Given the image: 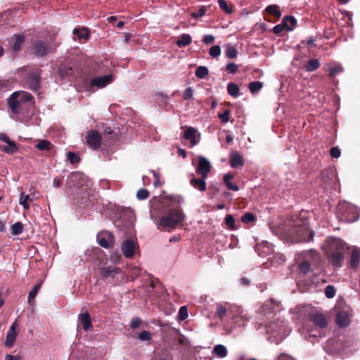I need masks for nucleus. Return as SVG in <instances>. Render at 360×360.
<instances>
[{
	"label": "nucleus",
	"mask_w": 360,
	"mask_h": 360,
	"mask_svg": "<svg viewBox=\"0 0 360 360\" xmlns=\"http://www.w3.org/2000/svg\"><path fill=\"white\" fill-rule=\"evenodd\" d=\"M328 72L330 77H334L342 72L343 68L340 65H338L337 66L330 68L328 69Z\"/></svg>",
	"instance_id": "obj_47"
},
{
	"label": "nucleus",
	"mask_w": 360,
	"mask_h": 360,
	"mask_svg": "<svg viewBox=\"0 0 360 360\" xmlns=\"http://www.w3.org/2000/svg\"><path fill=\"white\" fill-rule=\"evenodd\" d=\"M112 75H106L101 77H96L93 78L89 83V88L91 89L94 87L97 89H102L113 82Z\"/></svg>",
	"instance_id": "obj_10"
},
{
	"label": "nucleus",
	"mask_w": 360,
	"mask_h": 360,
	"mask_svg": "<svg viewBox=\"0 0 360 360\" xmlns=\"http://www.w3.org/2000/svg\"><path fill=\"white\" fill-rule=\"evenodd\" d=\"M240 88L238 84L230 82L227 85V91L229 94L234 98H237L240 96Z\"/></svg>",
	"instance_id": "obj_29"
},
{
	"label": "nucleus",
	"mask_w": 360,
	"mask_h": 360,
	"mask_svg": "<svg viewBox=\"0 0 360 360\" xmlns=\"http://www.w3.org/2000/svg\"><path fill=\"white\" fill-rule=\"evenodd\" d=\"M218 4L221 9H222L226 13L230 14L232 13V9L230 8L225 0H218Z\"/></svg>",
	"instance_id": "obj_48"
},
{
	"label": "nucleus",
	"mask_w": 360,
	"mask_h": 360,
	"mask_svg": "<svg viewBox=\"0 0 360 360\" xmlns=\"http://www.w3.org/2000/svg\"><path fill=\"white\" fill-rule=\"evenodd\" d=\"M56 47V44L41 39L33 41L32 44V49L34 53L40 57H43L49 53L54 52Z\"/></svg>",
	"instance_id": "obj_5"
},
{
	"label": "nucleus",
	"mask_w": 360,
	"mask_h": 360,
	"mask_svg": "<svg viewBox=\"0 0 360 360\" xmlns=\"http://www.w3.org/2000/svg\"><path fill=\"white\" fill-rule=\"evenodd\" d=\"M28 85L30 89L37 91L40 87L41 77L37 74H31L27 78Z\"/></svg>",
	"instance_id": "obj_22"
},
{
	"label": "nucleus",
	"mask_w": 360,
	"mask_h": 360,
	"mask_svg": "<svg viewBox=\"0 0 360 360\" xmlns=\"http://www.w3.org/2000/svg\"><path fill=\"white\" fill-rule=\"evenodd\" d=\"M238 51L237 49L229 44L226 46V50H225V55L229 58H235L237 56Z\"/></svg>",
	"instance_id": "obj_38"
},
{
	"label": "nucleus",
	"mask_w": 360,
	"mask_h": 360,
	"mask_svg": "<svg viewBox=\"0 0 360 360\" xmlns=\"http://www.w3.org/2000/svg\"><path fill=\"white\" fill-rule=\"evenodd\" d=\"M23 225L21 222H16L11 226V233L14 236L20 235L22 233Z\"/></svg>",
	"instance_id": "obj_41"
},
{
	"label": "nucleus",
	"mask_w": 360,
	"mask_h": 360,
	"mask_svg": "<svg viewBox=\"0 0 360 360\" xmlns=\"http://www.w3.org/2000/svg\"><path fill=\"white\" fill-rule=\"evenodd\" d=\"M230 111L226 110L223 113L219 115V117L222 123H226L229 120Z\"/></svg>",
	"instance_id": "obj_56"
},
{
	"label": "nucleus",
	"mask_w": 360,
	"mask_h": 360,
	"mask_svg": "<svg viewBox=\"0 0 360 360\" xmlns=\"http://www.w3.org/2000/svg\"><path fill=\"white\" fill-rule=\"evenodd\" d=\"M214 41V37L212 34L205 35L202 39V41L205 44H211Z\"/></svg>",
	"instance_id": "obj_62"
},
{
	"label": "nucleus",
	"mask_w": 360,
	"mask_h": 360,
	"mask_svg": "<svg viewBox=\"0 0 360 360\" xmlns=\"http://www.w3.org/2000/svg\"><path fill=\"white\" fill-rule=\"evenodd\" d=\"M248 318L245 315L240 314L238 316H236L234 318V321L236 323H237L239 326H243L248 321Z\"/></svg>",
	"instance_id": "obj_49"
},
{
	"label": "nucleus",
	"mask_w": 360,
	"mask_h": 360,
	"mask_svg": "<svg viewBox=\"0 0 360 360\" xmlns=\"http://www.w3.org/2000/svg\"><path fill=\"white\" fill-rule=\"evenodd\" d=\"M225 224L231 230H235L237 228L235 224V219L231 214H227L226 216Z\"/></svg>",
	"instance_id": "obj_44"
},
{
	"label": "nucleus",
	"mask_w": 360,
	"mask_h": 360,
	"mask_svg": "<svg viewBox=\"0 0 360 360\" xmlns=\"http://www.w3.org/2000/svg\"><path fill=\"white\" fill-rule=\"evenodd\" d=\"M179 317L180 320H184L188 317V310L186 307L183 306L179 310Z\"/></svg>",
	"instance_id": "obj_55"
},
{
	"label": "nucleus",
	"mask_w": 360,
	"mask_h": 360,
	"mask_svg": "<svg viewBox=\"0 0 360 360\" xmlns=\"http://www.w3.org/2000/svg\"><path fill=\"white\" fill-rule=\"evenodd\" d=\"M119 273L120 269L117 267L106 266L100 269V274L104 278H113Z\"/></svg>",
	"instance_id": "obj_21"
},
{
	"label": "nucleus",
	"mask_w": 360,
	"mask_h": 360,
	"mask_svg": "<svg viewBox=\"0 0 360 360\" xmlns=\"http://www.w3.org/2000/svg\"><path fill=\"white\" fill-rule=\"evenodd\" d=\"M256 219V217L250 212H246L241 217V221L245 224H248L250 222L254 221Z\"/></svg>",
	"instance_id": "obj_46"
},
{
	"label": "nucleus",
	"mask_w": 360,
	"mask_h": 360,
	"mask_svg": "<svg viewBox=\"0 0 360 360\" xmlns=\"http://www.w3.org/2000/svg\"><path fill=\"white\" fill-rule=\"evenodd\" d=\"M337 314L335 316L336 323L340 327H346L351 322V318L352 316V309L346 304H338L336 307Z\"/></svg>",
	"instance_id": "obj_6"
},
{
	"label": "nucleus",
	"mask_w": 360,
	"mask_h": 360,
	"mask_svg": "<svg viewBox=\"0 0 360 360\" xmlns=\"http://www.w3.org/2000/svg\"><path fill=\"white\" fill-rule=\"evenodd\" d=\"M346 244L340 238H327L322 245V249L326 255L333 252L345 251Z\"/></svg>",
	"instance_id": "obj_7"
},
{
	"label": "nucleus",
	"mask_w": 360,
	"mask_h": 360,
	"mask_svg": "<svg viewBox=\"0 0 360 360\" xmlns=\"http://www.w3.org/2000/svg\"><path fill=\"white\" fill-rule=\"evenodd\" d=\"M256 251H258V255L261 257L269 255L273 253V245L268 242H263L259 246L255 248Z\"/></svg>",
	"instance_id": "obj_20"
},
{
	"label": "nucleus",
	"mask_w": 360,
	"mask_h": 360,
	"mask_svg": "<svg viewBox=\"0 0 360 360\" xmlns=\"http://www.w3.org/2000/svg\"><path fill=\"white\" fill-rule=\"evenodd\" d=\"M305 261L301 262L299 265V269L303 274H307L311 268L310 262H316L319 259V255L317 251L314 249L309 250L305 253Z\"/></svg>",
	"instance_id": "obj_8"
},
{
	"label": "nucleus",
	"mask_w": 360,
	"mask_h": 360,
	"mask_svg": "<svg viewBox=\"0 0 360 360\" xmlns=\"http://www.w3.org/2000/svg\"><path fill=\"white\" fill-rule=\"evenodd\" d=\"M138 338L141 341H148L151 339V335L148 331L143 330L139 333Z\"/></svg>",
	"instance_id": "obj_54"
},
{
	"label": "nucleus",
	"mask_w": 360,
	"mask_h": 360,
	"mask_svg": "<svg viewBox=\"0 0 360 360\" xmlns=\"http://www.w3.org/2000/svg\"><path fill=\"white\" fill-rule=\"evenodd\" d=\"M11 84L8 80L0 79V91L3 89L9 90L11 89Z\"/></svg>",
	"instance_id": "obj_60"
},
{
	"label": "nucleus",
	"mask_w": 360,
	"mask_h": 360,
	"mask_svg": "<svg viewBox=\"0 0 360 360\" xmlns=\"http://www.w3.org/2000/svg\"><path fill=\"white\" fill-rule=\"evenodd\" d=\"M206 9L204 7L200 8L198 12L193 13L191 16L194 18H198L203 16L205 14Z\"/></svg>",
	"instance_id": "obj_63"
},
{
	"label": "nucleus",
	"mask_w": 360,
	"mask_h": 360,
	"mask_svg": "<svg viewBox=\"0 0 360 360\" xmlns=\"http://www.w3.org/2000/svg\"><path fill=\"white\" fill-rule=\"evenodd\" d=\"M17 326L18 325L16 322H14L9 328V330L6 334L5 345L8 348H11L15 342L18 335L16 332Z\"/></svg>",
	"instance_id": "obj_16"
},
{
	"label": "nucleus",
	"mask_w": 360,
	"mask_h": 360,
	"mask_svg": "<svg viewBox=\"0 0 360 360\" xmlns=\"http://www.w3.org/2000/svg\"><path fill=\"white\" fill-rule=\"evenodd\" d=\"M30 199L29 195H25L24 193H21L20 195V201L19 203L23 207V208L26 210H29L30 205L28 204V200Z\"/></svg>",
	"instance_id": "obj_43"
},
{
	"label": "nucleus",
	"mask_w": 360,
	"mask_h": 360,
	"mask_svg": "<svg viewBox=\"0 0 360 360\" xmlns=\"http://www.w3.org/2000/svg\"><path fill=\"white\" fill-rule=\"evenodd\" d=\"M206 178H192L190 180V184L195 189L200 191H205L206 190Z\"/></svg>",
	"instance_id": "obj_23"
},
{
	"label": "nucleus",
	"mask_w": 360,
	"mask_h": 360,
	"mask_svg": "<svg viewBox=\"0 0 360 360\" xmlns=\"http://www.w3.org/2000/svg\"><path fill=\"white\" fill-rule=\"evenodd\" d=\"M325 295L327 298H333L335 295V289L333 285H327L325 288Z\"/></svg>",
	"instance_id": "obj_51"
},
{
	"label": "nucleus",
	"mask_w": 360,
	"mask_h": 360,
	"mask_svg": "<svg viewBox=\"0 0 360 360\" xmlns=\"http://www.w3.org/2000/svg\"><path fill=\"white\" fill-rule=\"evenodd\" d=\"M192 41V38L188 34H183L180 36L179 39L176 41V44L179 47H186L189 45Z\"/></svg>",
	"instance_id": "obj_26"
},
{
	"label": "nucleus",
	"mask_w": 360,
	"mask_h": 360,
	"mask_svg": "<svg viewBox=\"0 0 360 360\" xmlns=\"http://www.w3.org/2000/svg\"><path fill=\"white\" fill-rule=\"evenodd\" d=\"M320 66V63L318 59L313 58L310 59L307 63L304 65V68L307 72H313L317 70Z\"/></svg>",
	"instance_id": "obj_30"
},
{
	"label": "nucleus",
	"mask_w": 360,
	"mask_h": 360,
	"mask_svg": "<svg viewBox=\"0 0 360 360\" xmlns=\"http://www.w3.org/2000/svg\"><path fill=\"white\" fill-rule=\"evenodd\" d=\"M214 352L215 354L220 357L224 358L227 355V349L223 345H217L214 347Z\"/></svg>",
	"instance_id": "obj_35"
},
{
	"label": "nucleus",
	"mask_w": 360,
	"mask_h": 360,
	"mask_svg": "<svg viewBox=\"0 0 360 360\" xmlns=\"http://www.w3.org/2000/svg\"><path fill=\"white\" fill-rule=\"evenodd\" d=\"M193 90L191 87H187L184 94V100H190L193 98Z\"/></svg>",
	"instance_id": "obj_57"
},
{
	"label": "nucleus",
	"mask_w": 360,
	"mask_h": 360,
	"mask_svg": "<svg viewBox=\"0 0 360 360\" xmlns=\"http://www.w3.org/2000/svg\"><path fill=\"white\" fill-rule=\"evenodd\" d=\"M305 309H306V307L298 305L296 307H295L294 309H291V312L292 314H297V318L300 319V318H302V317L305 316V315H306L304 313Z\"/></svg>",
	"instance_id": "obj_45"
},
{
	"label": "nucleus",
	"mask_w": 360,
	"mask_h": 360,
	"mask_svg": "<svg viewBox=\"0 0 360 360\" xmlns=\"http://www.w3.org/2000/svg\"><path fill=\"white\" fill-rule=\"evenodd\" d=\"M266 330V333L270 335V338H273L276 343L282 341L289 333L285 321L280 318L268 323Z\"/></svg>",
	"instance_id": "obj_4"
},
{
	"label": "nucleus",
	"mask_w": 360,
	"mask_h": 360,
	"mask_svg": "<svg viewBox=\"0 0 360 360\" xmlns=\"http://www.w3.org/2000/svg\"><path fill=\"white\" fill-rule=\"evenodd\" d=\"M139 244L131 239H126L121 244V251L126 258H132L139 250Z\"/></svg>",
	"instance_id": "obj_9"
},
{
	"label": "nucleus",
	"mask_w": 360,
	"mask_h": 360,
	"mask_svg": "<svg viewBox=\"0 0 360 360\" xmlns=\"http://www.w3.org/2000/svg\"><path fill=\"white\" fill-rule=\"evenodd\" d=\"M226 69L227 71H229L231 74L236 73L238 70V65L233 63H229L226 65Z\"/></svg>",
	"instance_id": "obj_58"
},
{
	"label": "nucleus",
	"mask_w": 360,
	"mask_h": 360,
	"mask_svg": "<svg viewBox=\"0 0 360 360\" xmlns=\"http://www.w3.org/2000/svg\"><path fill=\"white\" fill-rule=\"evenodd\" d=\"M282 20L285 25V29L288 31H292L297 23L296 18L292 15L285 16Z\"/></svg>",
	"instance_id": "obj_27"
},
{
	"label": "nucleus",
	"mask_w": 360,
	"mask_h": 360,
	"mask_svg": "<svg viewBox=\"0 0 360 360\" xmlns=\"http://www.w3.org/2000/svg\"><path fill=\"white\" fill-rule=\"evenodd\" d=\"M101 136L96 130H90L86 136L87 145L92 149H98L101 143Z\"/></svg>",
	"instance_id": "obj_12"
},
{
	"label": "nucleus",
	"mask_w": 360,
	"mask_h": 360,
	"mask_svg": "<svg viewBox=\"0 0 360 360\" xmlns=\"http://www.w3.org/2000/svg\"><path fill=\"white\" fill-rule=\"evenodd\" d=\"M141 319L138 317L134 318L130 322V327L131 328H136L140 326Z\"/></svg>",
	"instance_id": "obj_64"
},
{
	"label": "nucleus",
	"mask_w": 360,
	"mask_h": 360,
	"mask_svg": "<svg viewBox=\"0 0 360 360\" xmlns=\"http://www.w3.org/2000/svg\"><path fill=\"white\" fill-rule=\"evenodd\" d=\"M266 11L267 13L273 15L276 18H280L281 15V11L278 9V6L276 5H269L266 8Z\"/></svg>",
	"instance_id": "obj_42"
},
{
	"label": "nucleus",
	"mask_w": 360,
	"mask_h": 360,
	"mask_svg": "<svg viewBox=\"0 0 360 360\" xmlns=\"http://www.w3.org/2000/svg\"><path fill=\"white\" fill-rule=\"evenodd\" d=\"M209 53L211 56L216 58L221 54V48L218 45L212 46L210 49Z\"/></svg>",
	"instance_id": "obj_52"
},
{
	"label": "nucleus",
	"mask_w": 360,
	"mask_h": 360,
	"mask_svg": "<svg viewBox=\"0 0 360 360\" xmlns=\"http://www.w3.org/2000/svg\"><path fill=\"white\" fill-rule=\"evenodd\" d=\"M216 316L219 319H222L227 311L226 307L221 303H217L216 306Z\"/></svg>",
	"instance_id": "obj_36"
},
{
	"label": "nucleus",
	"mask_w": 360,
	"mask_h": 360,
	"mask_svg": "<svg viewBox=\"0 0 360 360\" xmlns=\"http://www.w3.org/2000/svg\"><path fill=\"white\" fill-rule=\"evenodd\" d=\"M79 321L85 331H89L93 329L91 318L89 312L79 314L78 316Z\"/></svg>",
	"instance_id": "obj_18"
},
{
	"label": "nucleus",
	"mask_w": 360,
	"mask_h": 360,
	"mask_svg": "<svg viewBox=\"0 0 360 360\" xmlns=\"http://www.w3.org/2000/svg\"><path fill=\"white\" fill-rule=\"evenodd\" d=\"M211 169V164L210 161L203 156L198 158V166L196 169V172L201 175L203 178H207Z\"/></svg>",
	"instance_id": "obj_14"
},
{
	"label": "nucleus",
	"mask_w": 360,
	"mask_h": 360,
	"mask_svg": "<svg viewBox=\"0 0 360 360\" xmlns=\"http://www.w3.org/2000/svg\"><path fill=\"white\" fill-rule=\"evenodd\" d=\"M33 96L27 91H15L8 98L7 103L13 114L22 113L27 103H32Z\"/></svg>",
	"instance_id": "obj_2"
},
{
	"label": "nucleus",
	"mask_w": 360,
	"mask_h": 360,
	"mask_svg": "<svg viewBox=\"0 0 360 360\" xmlns=\"http://www.w3.org/2000/svg\"><path fill=\"white\" fill-rule=\"evenodd\" d=\"M185 219L186 214L184 213L183 210L178 207L175 209H171L165 216L162 217L158 224L163 229H174L181 222L184 221Z\"/></svg>",
	"instance_id": "obj_3"
},
{
	"label": "nucleus",
	"mask_w": 360,
	"mask_h": 360,
	"mask_svg": "<svg viewBox=\"0 0 360 360\" xmlns=\"http://www.w3.org/2000/svg\"><path fill=\"white\" fill-rule=\"evenodd\" d=\"M73 34L77 35L79 39H86L89 38V31L87 30L86 28L75 29L73 30Z\"/></svg>",
	"instance_id": "obj_37"
},
{
	"label": "nucleus",
	"mask_w": 360,
	"mask_h": 360,
	"mask_svg": "<svg viewBox=\"0 0 360 360\" xmlns=\"http://www.w3.org/2000/svg\"><path fill=\"white\" fill-rule=\"evenodd\" d=\"M195 76L199 79H205L209 74L208 68L205 66H198L195 70Z\"/></svg>",
	"instance_id": "obj_33"
},
{
	"label": "nucleus",
	"mask_w": 360,
	"mask_h": 360,
	"mask_svg": "<svg viewBox=\"0 0 360 360\" xmlns=\"http://www.w3.org/2000/svg\"><path fill=\"white\" fill-rule=\"evenodd\" d=\"M52 144L47 140H41L36 145V148L41 151H49L51 149Z\"/></svg>",
	"instance_id": "obj_34"
},
{
	"label": "nucleus",
	"mask_w": 360,
	"mask_h": 360,
	"mask_svg": "<svg viewBox=\"0 0 360 360\" xmlns=\"http://www.w3.org/2000/svg\"><path fill=\"white\" fill-rule=\"evenodd\" d=\"M24 40H25V37L22 35L15 34V42L13 46V49L15 51H20L21 45L23 43Z\"/></svg>",
	"instance_id": "obj_39"
},
{
	"label": "nucleus",
	"mask_w": 360,
	"mask_h": 360,
	"mask_svg": "<svg viewBox=\"0 0 360 360\" xmlns=\"http://www.w3.org/2000/svg\"><path fill=\"white\" fill-rule=\"evenodd\" d=\"M200 136L197 130L192 127H188L184 134V138L190 141L191 146H194L198 143L200 141Z\"/></svg>",
	"instance_id": "obj_15"
},
{
	"label": "nucleus",
	"mask_w": 360,
	"mask_h": 360,
	"mask_svg": "<svg viewBox=\"0 0 360 360\" xmlns=\"http://www.w3.org/2000/svg\"><path fill=\"white\" fill-rule=\"evenodd\" d=\"M98 243L104 248H110L115 245V237L112 233L104 231L97 235Z\"/></svg>",
	"instance_id": "obj_11"
},
{
	"label": "nucleus",
	"mask_w": 360,
	"mask_h": 360,
	"mask_svg": "<svg viewBox=\"0 0 360 360\" xmlns=\"http://www.w3.org/2000/svg\"><path fill=\"white\" fill-rule=\"evenodd\" d=\"M58 72L61 78H65L72 73V70L70 68L66 67L65 65H60L58 68Z\"/></svg>",
	"instance_id": "obj_40"
},
{
	"label": "nucleus",
	"mask_w": 360,
	"mask_h": 360,
	"mask_svg": "<svg viewBox=\"0 0 360 360\" xmlns=\"http://www.w3.org/2000/svg\"><path fill=\"white\" fill-rule=\"evenodd\" d=\"M8 146L3 148V151L8 154H13L18 150L16 143L13 141H9L7 143Z\"/></svg>",
	"instance_id": "obj_32"
},
{
	"label": "nucleus",
	"mask_w": 360,
	"mask_h": 360,
	"mask_svg": "<svg viewBox=\"0 0 360 360\" xmlns=\"http://www.w3.org/2000/svg\"><path fill=\"white\" fill-rule=\"evenodd\" d=\"M41 288V283H38L35 285L33 288V289L29 292L28 295V303L31 306H34L35 303V297Z\"/></svg>",
	"instance_id": "obj_28"
},
{
	"label": "nucleus",
	"mask_w": 360,
	"mask_h": 360,
	"mask_svg": "<svg viewBox=\"0 0 360 360\" xmlns=\"http://www.w3.org/2000/svg\"><path fill=\"white\" fill-rule=\"evenodd\" d=\"M309 320L321 328H324L328 325L325 315L321 313L315 312L311 314L309 316Z\"/></svg>",
	"instance_id": "obj_17"
},
{
	"label": "nucleus",
	"mask_w": 360,
	"mask_h": 360,
	"mask_svg": "<svg viewBox=\"0 0 360 360\" xmlns=\"http://www.w3.org/2000/svg\"><path fill=\"white\" fill-rule=\"evenodd\" d=\"M284 30H286L285 29V25L284 24V22L282 21L281 23L278 24V25H275L274 27H273V32L275 33V34H280L281 32H282Z\"/></svg>",
	"instance_id": "obj_59"
},
{
	"label": "nucleus",
	"mask_w": 360,
	"mask_h": 360,
	"mask_svg": "<svg viewBox=\"0 0 360 360\" xmlns=\"http://www.w3.org/2000/svg\"><path fill=\"white\" fill-rule=\"evenodd\" d=\"M68 159L70 161L71 164H75L79 162L80 159L79 156L73 153V152H68Z\"/></svg>",
	"instance_id": "obj_53"
},
{
	"label": "nucleus",
	"mask_w": 360,
	"mask_h": 360,
	"mask_svg": "<svg viewBox=\"0 0 360 360\" xmlns=\"http://www.w3.org/2000/svg\"><path fill=\"white\" fill-rule=\"evenodd\" d=\"M263 87V83L259 81L251 82L248 84V89L252 94L258 93Z\"/></svg>",
	"instance_id": "obj_31"
},
{
	"label": "nucleus",
	"mask_w": 360,
	"mask_h": 360,
	"mask_svg": "<svg viewBox=\"0 0 360 360\" xmlns=\"http://www.w3.org/2000/svg\"><path fill=\"white\" fill-rule=\"evenodd\" d=\"M229 162L231 167L233 168H238L244 165L243 157L238 153H231Z\"/></svg>",
	"instance_id": "obj_24"
},
{
	"label": "nucleus",
	"mask_w": 360,
	"mask_h": 360,
	"mask_svg": "<svg viewBox=\"0 0 360 360\" xmlns=\"http://www.w3.org/2000/svg\"><path fill=\"white\" fill-rule=\"evenodd\" d=\"M148 196L149 192L145 188H141L136 193V198L140 200H146Z\"/></svg>",
	"instance_id": "obj_50"
},
{
	"label": "nucleus",
	"mask_w": 360,
	"mask_h": 360,
	"mask_svg": "<svg viewBox=\"0 0 360 360\" xmlns=\"http://www.w3.org/2000/svg\"><path fill=\"white\" fill-rule=\"evenodd\" d=\"M330 154L333 158H338L340 156V150L338 147H333L330 148Z\"/></svg>",
	"instance_id": "obj_61"
},
{
	"label": "nucleus",
	"mask_w": 360,
	"mask_h": 360,
	"mask_svg": "<svg viewBox=\"0 0 360 360\" xmlns=\"http://www.w3.org/2000/svg\"><path fill=\"white\" fill-rule=\"evenodd\" d=\"M309 219L300 214L288 219L283 227V233L292 243H309L313 241L315 232L309 229Z\"/></svg>",
	"instance_id": "obj_1"
},
{
	"label": "nucleus",
	"mask_w": 360,
	"mask_h": 360,
	"mask_svg": "<svg viewBox=\"0 0 360 360\" xmlns=\"http://www.w3.org/2000/svg\"><path fill=\"white\" fill-rule=\"evenodd\" d=\"M338 210L345 217V220L347 221L354 222L356 221L359 218V217H349L350 212H357V208L354 205H352L347 202L341 203L338 206Z\"/></svg>",
	"instance_id": "obj_13"
},
{
	"label": "nucleus",
	"mask_w": 360,
	"mask_h": 360,
	"mask_svg": "<svg viewBox=\"0 0 360 360\" xmlns=\"http://www.w3.org/2000/svg\"><path fill=\"white\" fill-rule=\"evenodd\" d=\"M329 262L335 266H340L344 259V251L333 252L326 255Z\"/></svg>",
	"instance_id": "obj_19"
},
{
	"label": "nucleus",
	"mask_w": 360,
	"mask_h": 360,
	"mask_svg": "<svg viewBox=\"0 0 360 360\" xmlns=\"http://www.w3.org/2000/svg\"><path fill=\"white\" fill-rule=\"evenodd\" d=\"M360 260V249L355 248L353 249L351 257H350V265L352 268L356 269L359 266Z\"/></svg>",
	"instance_id": "obj_25"
}]
</instances>
